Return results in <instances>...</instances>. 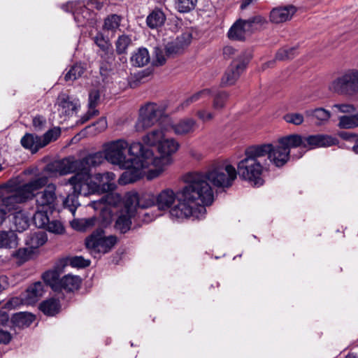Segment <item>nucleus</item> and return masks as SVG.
Returning <instances> with one entry per match:
<instances>
[{
    "mask_svg": "<svg viewBox=\"0 0 358 358\" xmlns=\"http://www.w3.org/2000/svg\"><path fill=\"white\" fill-rule=\"evenodd\" d=\"M81 282V278L78 275H65L59 280L57 292H73L80 288Z\"/></svg>",
    "mask_w": 358,
    "mask_h": 358,
    "instance_id": "nucleus-23",
    "label": "nucleus"
},
{
    "mask_svg": "<svg viewBox=\"0 0 358 358\" xmlns=\"http://www.w3.org/2000/svg\"><path fill=\"white\" fill-rule=\"evenodd\" d=\"M100 210V223L102 226L106 227L110 224L112 221L113 213L110 208L107 206H99L98 209Z\"/></svg>",
    "mask_w": 358,
    "mask_h": 358,
    "instance_id": "nucleus-48",
    "label": "nucleus"
},
{
    "mask_svg": "<svg viewBox=\"0 0 358 358\" xmlns=\"http://www.w3.org/2000/svg\"><path fill=\"white\" fill-rule=\"evenodd\" d=\"M48 182V178L45 176L37 177L28 182L17 187L12 194L2 199L1 206L6 212L20 210V204L34 198V192L45 187Z\"/></svg>",
    "mask_w": 358,
    "mask_h": 358,
    "instance_id": "nucleus-5",
    "label": "nucleus"
},
{
    "mask_svg": "<svg viewBox=\"0 0 358 358\" xmlns=\"http://www.w3.org/2000/svg\"><path fill=\"white\" fill-rule=\"evenodd\" d=\"M203 91H198L195 94H194L190 97L187 98L184 102L181 103V107L182 108L189 106L191 103L197 101L199 100L203 96Z\"/></svg>",
    "mask_w": 358,
    "mask_h": 358,
    "instance_id": "nucleus-58",
    "label": "nucleus"
},
{
    "mask_svg": "<svg viewBox=\"0 0 358 358\" xmlns=\"http://www.w3.org/2000/svg\"><path fill=\"white\" fill-rule=\"evenodd\" d=\"M284 120L288 123L300 125L303 122V116L301 113H287L284 116Z\"/></svg>",
    "mask_w": 358,
    "mask_h": 358,
    "instance_id": "nucleus-54",
    "label": "nucleus"
},
{
    "mask_svg": "<svg viewBox=\"0 0 358 358\" xmlns=\"http://www.w3.org/2000/svg\"><path fill=\"white\" fill-rule=\"evenodd\" d=\"M103 91H90L89 94V110L87 113L82 117V122H85L91 117L97 115L99 110L95 108L101 102V92Z\"/></svg>",
    "mask_w": 358,
    "mask_h": 358,
    "instance_id": "nucleus-25",
    "label": "nucleus"
},
{
    "mask_svg": "<svg viewBox=\"0 0 358 358\" xmlns=\"http://www.w3.org/2000/svg\"><path fill=\"white\" fill-rule=\"evenodd\" d=\"M98 155L84 157L76 160H70L64 158L56 160L46 165L45 171L50 176H64L71 173H80L86 169L89 165L97 164L100 161Z\"/></svg>",
    "mask_w": 358,
    "mask_h": 358,
    "instance_id": "nucleus-6",
    "label": "nucleus"
},
{
    "mask_svg": "<svg viewBox=\"0 0 358 358\" xmlns=\"http://www.w3.org/2000/svg\"><path fill=\"white\" fill-rule=\"evenodd\" d=\"M42 278L47 285H49L55 292L58 291L60 278L56 271H48L43 274Z\"/></svg>",
    "mask_w": 358,
    "mask_h": 358,
    "instance_id": "nucleus-41",
    "label": "nucleus"
},
{
    "mask_svg": "<svg viewBox=\"0 0 358 358\" xmlns=\"http://www.w3.org/2000/svg\"><path fill=\"white\" fill-rule=\"evenodd\" d=\"M20 142L24 148L31 150L32 153L36 152L39 149L44 147L41 145V136L32 134H26L21 138Z\"/></svg>",
    "mask_w": 358,
    "mask_h": 358,
    "instance_id": "nucleus-29",
    "label": "nucleus"
},
{
    "mask_svg": "<svg viewBox=\"0 0 358 358\" xmlns=\"http://www.w3.org/2000/svg\"><path fill=\"white\" fill-rule=\"evenodd\" d=\"M166 52L169 57H173L176 55L180 54L183 52L184 49L179 45V43L175 40L169 43L166 45Z\"/></svg>",
    "mask_w": 358,
    "mask_h": 358,
    "instance_id": "nucleus-52",
    "label": "nucleus"
},
{
    "mask_svg": "<svg viewBox=\"0 0 358 358\" xmlns=\"http://www.w3.org/2000/svg\"><path fill=\"white\" fill-rule=\"evenodd\" d=\"M122 17L117 14L108 15L103 20L102 29L106 32H111L114 34L120 28Z\"/></svg>",
    "mask_w": 358,
    "mask_h": 358,
    "instance_id": "nucleus-32",
    "label": "nucleus"
},
{
    "mask_svg": "<svg viewBox=\"0 0 358 358\" xmlns=\"http://www.w3.org/2000/svg\"><path fill=\"white\" fill-rule=\"evenodd\" d=\"M45 229L48 231L55 234H62L64 231L62 224L58 220H49Z\"/></svg>",
    "mask_w": 358,
    "mask_h": 358,
    "instance_id": "nucleus-56",
    "label": "nucleus"
},
{
    "mask_svg": "<svg viewBox=\"0 0 358 358\" xmlns=\"http://www.w3.org/2000/svg\"><path fill=\"white\" fill-rule=\"evenodd\" d=\"M308 116H313L320 122H327L331 117L330 111L323 108H317L314 110H309L306 112Z\"/></svg>",
    "mask_w": 358,
    "mask_h": 358,
    "instance_id": "nucleus-47",
    "label": "nucleus"
},
{
    "mask_svg": "<svg viewBox=\"0 0 358 358\" xmlns=\"http://www.w3.org/2000/svg\"><path fill=\"white\" fill-rule=\"evenodd\" d=\"M94 43L106 55H113V50L109 39L105 37L101 32H98L93 38Z\"/></svg>",
    "mask_w": 358,
    "mask_h": 358,
    "instance_id": "nucleus-37",
    "label": "nucleus"
},
{
    "mask_svg": "<svg viewBox=\"0 0 358 358\" xmlns=\"http://www.w3.org/2000/svg\"><path fill=\"white\" fill-rule=\"evenodd\" d=\"M196 121L192 118H185L175 124H169L165 130L172 129L176 135H185L192 133L196 128Z\"/></svg>",
    "mask_w": 358,
    "mask_h": 358,
    "instance_id": "nucleus-21",
    "label": "nucleus"
},
{
    "mask_svg": "<svg viewBox=\"0 0 358 358\" xmlns=\"http://www.w3.org/2000/svg\"><path fill=\"white\" fill-rule=\"evenodd\" d=\"M127 148L128 143L126 141L117 139L105 143L103 146V151L96 153L101 154L103 162L106 159L109 163L120 167H129L132 164V160L128 159L127 157Z\"/></svg>",
    "mask_w": 358,
    "mask_h": 358,
    "instance_id": "nucleus-8",
    "label": "nucleus"
},
{
    "mask_svg": "<svg viewBox=\"0 0 358 358\" xmlns=\"http://www.w3.org/2000/svg\"><path fill=\"white\" fill-rule=\"evenodd\" d=\"M223 55L225 58H231L234 55H238L241 52L238 53L237 50L232 46L227 45L223 48Z\"/></svg>",
    "mask_w": 358,
    "mask_h": 358,
    "instance_id": "nucleus-64",
    "label": "nucleus"
},
{
    "mask_svg": "<svg viewBox=\"0 0 358 358\" xmlns=\"http://www.w3.org/2000/svg\"><path fill=\"white\" fill-rule=\"evenodd\" d=\"M228 94L226 91H217L214 95L213 106L215 109H220L224 106L228 99Z\"/></svg>",
    "mask_w": 358,
    "mask_h": 358,
    "instance_id": "nucleus-51",
    "label": "nucleus"
},
{
    "mask_svg": "<svg viewBox=\"0 0 358 358\" xmlns=\"http://www.w3.org/2000/svg\"><path fill=\"white\" fill-rule=\"evenodd\" d=\"M192 34L190 31H187L178 36L176 41L179 43L183 49L187 48L192 42Z\"/></svg>",
    "mask_w": 358,
    "mask_h": 358,
    "instance_id": "nucleus-53",
    "label": "nucleus"
},
{
    "mask_svg": "<svg viewBox=\"0 0 358 358\" xmlns=\"http://www.w3.org/2000/svg\"><path fill=\"white\" fill-rule=\"evenodd\" d=\"M338 143V139L331 135L327 134H314V135H301L298 134H289L280 138L278 140V145L262 144L258 146H268L266 152L264 157L268 159L275 166H283L290 158V149L299 148L304 151H299L296 155H293V158L299 159L304 153L310 150L317 148L330 147L336 145Z\"/></svg>",
    "mask_w": 358,
    "mask_h": 358,
    "instance_id": "nucleus-3",
    "label": "nucleus"
},
{
    "mask_svg": "<svg viewBox=\"0 0 358 358\" xmlns=\"http://www.w3.org/2000/svg\"><path fill=\"white\" fill-rule=\"evenodd\" d=\"M32 124L35 131H42L46 124V120L42 115H36L33 118Z\"/></svg>",
    "mask_w": 358,
    "mask_h": 358,
    "instance_id": "nucleus-57",
    "label": "nucleus"
},
{
    "mask_svg": "<svg viewBox=\"0 0 358 358\" xmlns=\"http://www.w3.org/2000/svg\"><path fill=\"white\" fill-rule=\"evenodd\" d=\"M96 127L97 132H101L107 128V121L106 117H101L96 122L93 124Z\"/></svg>",
    "mask_w": 358,
    "mask_h": 358,
    "instance_id": "nucleus-63",
    "label": "nucleus"
},
{
    "mask_svg": "<svg viewBox=\"0 0 358 358\" xmlns=\"http://www.w3.org/2000/svg\"><path fill=\"white\" fill-rule=\"evenodd\" d=\"M106 192L100 199L92 202L91 206L94 209L97 210L99 206H117L120 203L122 197L120 194L112 191Z\"/></svg>",
    "mask_w": 358,
    "mask_h": 358,
    "instance_id": "nucleus-24",
    "label": "nucleus"
},
{
    "mask_svg": "<svg viewBox=\"0 0 358 358\" xmlns=\"http://www.w3.org/2000/svg\"><path fill=\"white\" fill-rule=\"evenodd\" d=\"M61 135V129L54 127L47 131L43 136H41L42 143L44 147L52 141H56Z\"/></svg>",
    "mask_w": 358,
    "mask_h": 358,
    "instance_id": "nucleus-46",
    "label": "nucleus"
},
{
    "mask_svg": "<svg viewBox=\"0 0 358 358\" xmlns=\"http://www.w3.org/2000/svg\"><path fill=\"white\" fill-rule=\"evenodd\" d=\"M196 115L199 117V118L203 122L211 120L214 117L213 113L208 112L205 110H201L197 111Z\"/></svg>",
    "mask_w": 358,
    "mask_h": 358,
    "instance_id": "nucleus-60",
    "label": "nucleus"
},
{
    "mask_svg": "<svg viewBox=\"0 0 358 358\" xmlns=\"http://www.w3.org/2000/svg\"><path fill=\"white\" fill-rule=\"evenodd\" d=\"M17 245V237L15 234L11 232L0 231V248H12Z\"/></svg>",
    "mask_w": 358,
    "mask_h": 358,
    "instance_id": "nucleus-39",
    "label": "nucleus"
},
{
    "mask_svg": "<svg viewBox=\"0 0 358 358\" xmlns=\"http://www.w3.org/2000/svg\"><path fill=\"white\" fill-rule=\"evenodd\" d=\"M13 223L16 231L19 232L26 230L29 226V218L22 210L15 212L13 216Z\"/></svg>",
    "mask_w": 358,
    "mask_h": 358,
    "instance_id": "nucleus-40",
    "label": "nucleus"
},
{
    "mask_svg": "<svg viewBox=\"0 0 358 358\" xmlns=\"http://www.w3.org/2000/svg\"><path fill=\"white\" fill-rule=\"evenodd\" d=\"M85 222L86 221H84L83 219L74 220L71 223V226L77 231H86Z\"/></svg>",
    "mask_w": 358,
    "mask_h": 358,
    "instance_id": "nucleus-61",
    "label": "nucleus"
},
{
    "mask_svg": "<svg viewBox=\"0 0 358 358\" xmlns=\"http://www.w3.org/2000/svg\"><path fill=\"white\" fill-rule=\"evenodd\" d=\"M178 201V191L176 193L167 188L161 191L157 196V206L159 210L169 209L176 200Z\"/></svg>",
    "mask_w": 358,
    "mask_h": 358,
    "instance_id": "nucleus-20",
    "label": "nucleus"
},
{
    "mask_svg": "<svg viewBox=\"0 0 358 358\" xmlns=\"http://www.w3.org/2000/svg\"><path fill=\"white\" fill-rule=\"evenodd\" d=\"M148 162L143 160V162L132 161V164L129 167H120V169H125V171L122 173L119 179L120 184L127 185L132 183L141 179L145 175L147 176L148 171L150 169H154L153 165L151 164L152 160L150 158H148Z\"/></svg>",
    "mask_w": 358,
    "mask_h": 358,
    "instance_id": "nucleus-12",
    "label": "nucleus"
},
{
    "mask_svg": "<svg viewBox=\"0 0 358 358\" xmlns=\"http://www.w3.org/2000/svg\"><path fill=\"white\" fill-rule=\"evenodd\" d=\"M31 255V252L30 250L26 248H22L15 251L12 256L17 260V264L21 265L30 259Z\"/></svg>",
    "mask_w": 358,
    "mask_h": 358,
    "instance_id": "nucleus-50",
    "label": "nucleus"
},
{
    "mask_svg": "<svg viewBox=\"0 0 358 358\" xmlns=\"http://www.w3.org/2000/svg\"><path fill=\"white\" fill-rule=\"evenodd\" d=\"M296 53L297 51L295 48H282L277 52L275 59L278 60L291 59L296 55Z\"/></svg>",
    "mask_w": 358,
    "mask_h": 358,
    "instance_id": "nucleus-49",
    "label": "nucleus"
},
{
    "mask_svg": "<svg viewBox=\"0 0 358 358\" xmlns=\"http://www.w3.org/2000/svg\"><path fill=\"white\" fill-rule=\"evenodd\" d=\"M334 89H343L353 87L352 69H349L332 82Z\"/></svg>",
    "mask_w": 358,
    "mask_h": 358,
    "instance_id": "nucleus-33",
    "label": "nucleus"
},
{
    "mask_svg": "<svg viewBox=\"0 0 358 358\" xmlns=\"http://www.w3.org/2000/svg\"><path fill=\"white\" fill-rule=\"evenodd\" d=\"M131 156L128 159L133 162L149 161L148 158L152 160L154 169H150L148 171L147 179L151 180L158 177L163 171L161 164L165 160L164 158H157L154 156L152 150L150 148H145L141 142H134L129 145H128L127 152Z\"/></svg>",
    "mask_w": 358,
    "mask_h": 358,
    "instance_id": "nucleus-7",
    "label": "nucleus"
},
{
    "mask_svg": "<svg viewBox=\"0 0 358 358\" xmlns=\"http://www.w3.org/2000/svg\"><path fill=\"white\" fill-rule=\"evenodd\" d=\"M164 110L155 103H147L139 110V117L136 124L140 131L151 127L164 114Z\"/></svg>",
    "mask_w": 358,
    "mask_h": 358,
    "instance_id": "nucleus-11",
    "label": "nucleus"
},
{
    "mask_svg": "<svg viewBox=\"0 0 358 358\" xmlns=\"http://www.w3.org/2000/svg\"><path fill=\"white\" fill-rule=\"evenodd\" d=\"M11 338L10 332L0 329V344L6 345L10 343Z\"/></svg>",
    "mask_w": 358,
    "mask_h": 358,
    "instance_id": "nucleus-62",
    "label": "nucleus"
},
{
    "mask_svg": "<svg viewBox=\"0 0 358 358\" xmlns=\"http://www.w3.org/2000/svg\"><path fill=\"white\" fill-rule=\"evenodd\" d=\"M150 59L148 50L145 48H140L132 53L130 62L133 66L141 67L146 65Z\"/></svg>",
    "mask_w": 358,
    "mask_h": 358,
    "instance_id": "nucleus-31",
    "label": "nucleus"
},
{
    "mask_svg": "<svg viewBox=\"0 0 358 358\" xmlns=\"http://www.w3.org/2000/svg\"><path fill=\"white\" fill-rule=\"evenodd\" d=\"M250 59L251 55L250 53L245 51L241 52L238 57L232 62L230 68L223 76L222 78L223 87H229L236 83L240 74L247 67Z\"/></svg>",
    "mask_w": 358,
    "mask_h": 358,
    "instance_id": "nucleus-13",
    "label": "nucleus"
},
{
    "mask_svg": "<svg viewBox=\"0 0 358 358\" xmlns=\"http://www.w3.org/2000/svg\"><path fill=\"white\" fill-rule=\"evenodd\" d=\"M48 212L50 210L37 209L33 216V222L36 227L45 229L50 220L48 215Z\"/></svg>",
    "mask_w": 358,
    "mask_h": 358,
    "instance_id": "nucleus-42",
    "label": "nucleus"
},
{
    "mask_svg": "<svg viewBox=\"0 0 358 358\" xmlns=\"http://www.w3.org/2000/svg\"><path fill=\"white\" fill-rule=\"evenodd\" d=\"M196 3L197 0H174L175 7L179 13H188L194 10Z\"/></svg>",
    "mask_w": 358,
    "mask_h": 358,
    "instance_id": "nucleus-44",
    "label": "nucleus"
},
{
    "mask_svg": "<svg viewBox=\"0 0 358 358\" xmlns=\"http://www.w3.org/2000/svg\"><path fill=\"white\" fill-rule=\"evenodd\" d=\"M268 146L253 145L245 149V157L237 166L240 178L254 187L264 185L263 173L268 170L267 159L264 157Z\"/></svg>",
    "mask_w": 358,
    "mask_h": 358,
    "instance_id": "nucleus-4",
    "label": "nucleus"
},
{
    "mask_svg": "<svg viewBox=\"0 0 358 358\" xmlns=\"http://www.w3.org/2000/svg\"><path fill=\"white\" fill-rule=\"evenodd\" d=\"M90 261L85 259L82 256H76L70 259V264L73 267L85 268L90 265Z\"/></svg>",
    "mask_w": 358,
    "mask_h": 358,
    "instance_id": "nucleus-55",
    "label": "nucleus"
},
{
    "mask_svg": "<svg viewBox=\"0 0 358 358\" xmlns=\"http://www.w3.org/2000/svg\"><path fill=\"white\" fill-rule=\"evenodd\" d=\"M164 137V133L162 129H154L143 137V142L149 146H155L160 144Z\"/></svg>",
    "mask_w": 358,
    "mask_h": 358,
    "instance_id": "nucleus-35",
    "label": "nucleus"
},
{
    "mask_svg": "<svg viewBox=\"0 0 358 358\" xmlns=\"http://www.w3.org/2000/svg\"><path fill=\"white\" fill-rule=\"evenodd\" d=\"M46 241V234L41 231L30 234L25 240L26 245L33 249L39 248L45 244Z\"/></svg>",
    "mask_w": 358,
    "mask_h": 358,
    "instance_id": "nucleus-34",
    "label": "nucleus"
},
{
    "mask_svg": "<svg viewBox=\"0 0 358 358\" xmlns=\"http://www.w3.org/2000/svg\"><path fill=\"white\" fill-rule=\"evenodd\" d=\"M61 308V304L58 299L51 298L43 301L39 306V309L48 316H54L57 314Z\"/></svg>",
    "mask_w": 358,
    "mask_h": 358,
    "instance_id": "nucleus-30",
    "label": "nucleus"
},
{
    "mask_svg": "<svg viewBox=\"0 0 358 358\" xmlns=\"http://www.w3.org/2000/svg\"><path fill=\"white\" fill-rule=\"evenodd\" d=\"M131 205L135 204L141 208H148L153 206H157L156 196L151 193H138L129 194L127 196V203Z\"/></svg>",
    "mask_w": 358,
    "mask_h": 358,
    "instance_id": "nucleus-17",
    "label": "nucleus"
},
{
    "mask_svg": "<svg viewBox=\"0 0 358 358\" xmlns=\"http://www.w3.org/2000/svg\"><path fill=\"white\" fill-rule=\"evenodd\" d=\"M184 181L185 185L178 191V203L170 209V217L178 221L189 217L199 219L206 212L205 206L213 201V189L201 173H189Z\"/></svg>",
    "mask_w": 358,
    "mask_h": 358,
    "instance_id": "nucleus-1",
    "label": "nucleus"
},
{
    "mask_svg": "<svg viewBox=\"0 0 358 358\" xmlns=\"http://www.w3.org/2000/svg\"><path fill=\"white\" fill-rule=\"evenodd\" d=\"M95 155H98L100 158V162L97 164H90L88 167H86V169L75 173L64 182V185H70L73 191L64 200L63 205L72 213H75L77 208L80 206L78 202L80 195L87 196L91 194L105 193L113 191L116 187L113 182L115 175L113 172L97 173L92 177L91 169L95 168L103 163V157L101 153L89 154L87 157Z\"/></svg>",
    "mask_w": 358,
    "mask_h": 358,
    "instance_id": "nucleus-2",
    "label": "nucleus"
},
{
    "mask_svg": "<svg viewBox=\"0 0 358 358\" xmlns=\"http://www.w3.org/2000/svg\"><path fill=\"white\" fill-rule=\"evenodd\" d=\"M35 319V315L30 313L19 312L13 315L11 322L15 327L24 329L29 327Z\"/></svg>",
    "mask_w": 358,
    "mask_h": 358,
    "instance_id": "nucleus-28",
    "label": "nucleus"
},
{
    "mask_svg": "<svg viewBox=\"0 0 358 358\" xmlns=\"http://www.w3.org/2000/svg\"><path fill=\"white\" fill-rule=\"evenodd\" d=\"M45 292L44 285L38 281L31 285L26 290L24 300L27 303L32 304L39 300Z\"/></svg>",
    "mask_w": 358,
    "mask_h": 358,
    "instance_id": "nucleus-26",
    "label": "nucleus"
},
{
    "mask_svg": "<svg viewBox=\"0 0 358 358\" xmlns=\"http://www.w3.org/2000/svg\"><path fill=\"white\" fill-rule=\"evenodd\" d=\"M45 188L39 192H34V197L36 198V208L50 210L52 213L56 208L57 196L55 185L48 183Z\"/></svg>",
    "mask_w": 358,
    "mask_h": 358,
    "instance_id": "nucleus-14",
    "label": "nucleus"
},
{
    "mask_svg": "<svg viewBox=\"0 0 358 358\" xmlns=\"http://www.w3.org/2000/svg\"><path fill=\"white\" fill-rule=\"evenodd\" d=\"M179 143L173 138L163 139L160 144L158 145V150L162 156L159 158H164L165 160L161 164L162 169L164 170L163 166L169 162L168 156L172 155L179 148Z\"/></svg>",
    "mask_w": 358,
    "mask_h": 358,
    "instance_id": "nucleus-22",
    "label": "nucleus"
},
{
    "mask_svg": "<svg viewBox=\"0 0 358 358\" xmlns=\"http://www.w3.org/2000/svg\"><path fill=\"white\" fill-rule=\"evenodd\" d=\"M250 23L246 20H238L229 29L228 37L234 41H245L248 34L251 31Z\"/></svg>",
    "mask_w": 358,
    "mask_h": 358,
    "instance_id": "nucleus-18",
    "label": "nucleus"
},
{
    "mask_svg": "<svg viewBox=\"0 0 358 358\" xmlns=\"http://www.w3.org/2000/svg\"><path fill=\"white\" fill-rule=\"evenodd\" d=\"M334 106L337 108L341 113H351L355 111V108L352 104H335Z\"/></svg>",
    "mask_w": 358,
    "mask_h": 358,
    "instance_id": "nucleus-59",
    "label": "nucleus"
},
{
    "mask_svg": "<svg viewBox=\"0 0 358 358\" xmlns=\"http://www.w3.org/2000/svg\"><path fill=\"white\" fill-rule=\"evenodd\" d=\"M204 176L217 187H229L237 177V171L232 165L222 163L213 166Z\"/></svg>",
    "mask_w": 358,
    "mask_h": 358,
    "instance_id": "nucleus-9",
    "label": "nucleus"
},
{
    "mask_svg": "<svg viewBox=\"0 0 358 358\" xmlns=\"http://www.w3.org/2000/svg\"><path fill=\"white\" fill-rule=\"evenodd\" d=\"M86 70L85 66L81 63H77L72 66L65 74L64 80L66 82H73L80 78Z\"/></svg>",
    "mask_w": 358,
    "mask_h": 358,
    "instance_id": "nucleus-38",
    "label": "nucleus"
},
{
    "mask_svg": "<svg viewBox=\"0 0 358 358\" xmlns=\"http://www.w3.org/2000/svg\"><path fill=\"white\" fill-rule=\"evenodd\" d=\"M134 216V212L129 208H126L120 212L115 224L114 229L121 234H124L130 230H134L135 227H132L131 218Z\"/></svg>",
    "mask_w": 358,
    "mask_h": 358,
    "instance_id": "nucleus-16",
    "label": "nucleus"
},
{
    "mask_svg": "<svg viewBox=\"0 0 358 358\" xmlns=\"http://www.w3.org/2000/svg\"><path fill=\"white\" fill-rule=\"evenodd\" d=\"M61 116L70 117L77 113L80 107V103L78 98L67 93L59 94L55 104Z\"/></svg>",
    "mask_w": 358,
    "mask_h": 358,
    "instance_id": "nucleus-15",
    "label": "nucleus"
},
{
    "mask_svg": "<svg viewBox=\"0 0 358 358\" xmlns=\"http://www.w3.org/2000/svg\"><path fill=\"white\" fill-rule=\"evenodd\" d=\"M75 20L80 25L85 26L92 18V13L90 9L85 6H82L80 10L73 13Z\"/></svg>",
    "mask_w": 358,
    "mask_h": 358,
    "instance_id": "nucleus-43",
    "label": "nucleus"
},
{
    "mask_svg": "<svg viewBox=\"0 0 358 358\" xmlns=\"http://www.w3.org/2000/svg\"><path fill=\"white\" fill-rule=\"evenodd\" d=\"M296 9L293 6L278 7L273 8L270 13V20L275 24H280L289 20Z\"/></svg>",
    "mask_w": 358,
    "mask_h": 358,
    "instance_id": "nucleus-19",
    "label": "nucleus"
},
{
    "mask_svg": "<svg viewBox=\"0 0 358 358\" xmlns=\"http://www.w3.org/2000/svg\"><path fill=\"white\" fill-rule=\"evenodd\" d=\"M104 233V230L99 227L85 239L86 248L94 257L100 253L110 252L117 242L115 236H105Z\"/></svg>",
    "mask_w": 358,
    "mask_h": 358,
    "instance_id": "nucleus-10",
    "label": "nucleus"
},
{
    "mask_svg": "<svg viewBox=\"0 0 358 358\" xmlns=\"http://www.w3.org/2000/svg\"><path fill=\"white\" fill-rule=\"evenodd\" d=\"M338 120V126L341 129H350L358 127L357 120L355 115L341 116Z\"/></svg>",
    "mask_w": 358,
    "mask_h": 358,
    "instance_id": "nucleus-45",
    "label": "nucleus"
},
{
    "mask_svg": "<svg viewBox=\"0 0 358 358\" xmlns=\"http://www.w3.org/2000/svg\"><path fill=\"white\" fill-rule=\"evenodd\" d=\"M165 20V15L162 10H155L147 17L146 22L150 28L155 29L163 25Z\"/></svg>",
    "mask_w": 358,
    "mask_h": 358,
    "instance_id": "nucleus-36",
    "label": "nucleus"
},
{
    "mask_svg": "<svg viewBox=\"0 0 358 358\" xmlns=\"http://www.w3.org/2000/svg\"><path fill=\"white\" fill-rule=\"evenodd\" d=\"M131 42L132 40L129 36L122 34L118 36L115 43L116 53L121 56L120 57V60L123 64L127 63V59L124 55L127 53V49L131 44Z\"/></svg>",
    "mask_w": 358,
    "mask_h": 358,
    "instance_id": "nucleus-27",
    "label": "nucleus"
}]
</instances>
